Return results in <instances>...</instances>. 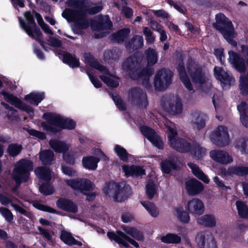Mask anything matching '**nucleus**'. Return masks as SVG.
<instances>
[{"instance_id":"obj_1","label":"nucleus","mask_w":248,"mask_h":248,"mask_svg":"<svg viewBox=\"0 0 248 248\" xmlns=\"http://www.w3.org/2000/svg\"><path fill=\"white\" fill-rule=\"evenodd\" d=\"M145 54L148 66L146 69H142L141 67L142 57L141 54L139 53L128 58L124 62L123 68L126 71H129L131 78L139 79L147 86L149 77L153 73V69L150 67L157 62L158 57L155 50L151 48L146 51Z\"/></svg>"},{"instance_id":"obj_2","label":"nucleus","mask_w":248,"mask_h":248,"mask_svg":"<svg viewBox=\"0 0 248 248\" xmlns=\"http://www.w3.org/2000/svg\"><path fill=\"white\" fill-rule=\"evenodd\" d=\"M66 4L75 9H65L62 13V16L69 21L74 22L75 25L80 29L87 28L91 20L86 18L87 14H94L100 12L102 7L97 6L90 8L88 0H67Z\"/></svg>"},{"instance_id":"obj_3","label":"nucleus","mask_w":248,"mask_h":248,"mask_svg":"<svg viewBox=\"0 0 248 248\" xmlns=\"http://www.w3.org/2000/svg\"><path fill=\"white\" fill-rule=\"evenodd\" d=\"M44 118L47 121L41 124V126L45 130L57 132L62 129H73L76 125L75 123L68 119H64L59 115L53 113H45Z\"/></svg>"},{"instance_id":"obj_4","label":"nucleus","mask_w":248,"mask_h":248,"mask_svg":"<svg viewBox=\"0 0 248 248\" xmlns=\"http://www.w3.org/2000/svg\"><path fill=\"white\" fill-rule=\"evenodd\" d=\"M216 19V22L213 24L214 27L219 31L229 44L232 46H236L237 43L233 39L236 37L237 33L234 31L232 22L222 14L217 15Z\"/></svg>"},{"instance_id":"obj_5","label":"nucleus","mask_w":248,"mask_h":248,"mask_svg":"<svg viewBox=\"0 0 248 248\" xmlns=\"http://www.w3.org/2000/svg\"><path fill=\"white\" fill-rule=\"evenodd\" d=\"M130 187L125 182L109 183L107 184L103 188V192L105 195L118 202L126 200L130 195Z\"/></svg>"},{"instance_id":"obj_6","label":"nucleus","mask_w":248,"mask_h":248,"mask_svg":"<svg viewBox=\"0 0 248 248\" xmlns=\"http://www.w3.org/2000/svg\"><path fill=\"white\" fill-rule=\"evenodd\" d=\"M84 58L86 63H88L92 67L103 72L106 75L100 76L101 80L108 86L112 88L117 87L119 85L118 78L110 74L106 68L103 65L99 64L90 53H85Z\"/></svg>"},{"instance_id":"obj_7","label":"nucleus","mask_w":248,"mask_h":248,"mask_svg":"<svg viewBox=\"0 0 248 248\" xmlns=\"http://www.w3.org/2000/svg\"><path fill=\"white\" fill-rule=\"evenodd\" d=\"M33 169V163L31 161L22 159L15 165L12 176L17 185H19L22 182L26 181L30 175V171Z\"/></svg>"},{"instance_id":"obj_8","label":"nucleus","mask_w":248,"mask_h":248,"mask_svg":"<svg viewBox=\"0 0 248 248\" xmlns=\"http://www.w3.org/2000/svg\"><path fill=\"white\" fill-rule=\"evenodd\" d=\"M26 21H24L21 17H18L20 25L29 36L36 40L39 43L42 42V34L40 30L37 28L34 20L33 16L30 12L24 13Z\"/></svg>"},{"instance_id":"obj_9","label":"nucleus","mask_w":248,"mask_h":248,"mask_svg":"<svg viewBox=\"0 0 248 248\" xmlns=\"http://www.w3.org/2000/svg\"><path fill=\"white\" fill-rule=\"evenodd\" d=\"M164 124L169 130V143L170 146L180 152H190L192 145H191L186 140H182V142L180 143L182 144V146L176 144V136L177 133L174 124L167 120H165Z\"/></svg>"},{"instance_id":"obj_10","label":"nucleus","mask_w":248,"mask_h":248,"mask_svg":"<svg viewBox=\"0 0 248 248\" xmlns=\"http://www.w3.org/2000/svg\"><path fill=\"white\" fill-rule=\"evenodd\" d=\"M188 74L196 85H202L208 79L202 67L192 60H189L187 64Z\"/></svg>"},{"instance_id":"obj_11","label":"nucleus","mask_w":248,"mask_h":248,"mask_svg":"<svg viewBox=\"0 0 248 248\" xmlns=\"http://www.w3.org/2000/svg\"><path fill=\"white\" fill-rule=\"evenodd\" d=\"M65 182L71 187L75 192L82 193L88 195L93 189L91 182L86 179L77 178L71 180H65Z\"/></svg>"},{"instance_id":"obj_12","label":"nucleus","mask_w":248,"mask_h":248,"mask_svg":"<svg viewBox=\"0 0 248 248\" xmlns=\"http://www.w3.org/2000/svg\"><path fill=\"white\" fill-rule=\"evenodd\" d=\"M210 139L216 145L220 147L226 146L230 142L228 129L222 125L218 126L212 132Z\"/></svg>"},{"instance_id":"obj_13","label":"nucleus","mask_w":248,"mask_h":248,"mask_svg":"<svg viewBox=\"0 0 248 248\" xmlns=\"http://www.w3.org/2000/svg\"><path fill=\"white\" fill-rule=\"evenodd\" d=\"M172 73L168 69H162L157 72L154 78L155 89L162 91L166 89L171 82Z\"/></svg>"},{"instance_id":"obj_14","label":"nucleus","mask_w":248,"mask_h":248,"mask_svg":"<svg viewBox=\"0 0 248 248\" xmlns=\"http://www.w3.org/2000/svg\"><path fill=\"white\" fill-rule=\"evenodd\" d=\"M195 241L200 248H217L213 234L208 231L199 232L196 236Z\"/></svg>"},{"instance_id":"obj_15","label":"nucleus","mask_w":248,"mask_h":248,"mask_svg":"<svg viewBox=\"0 0 248 248\" xmlns=\"http://www.w3.org/2000/svg\"><path fill=\"white\" fill-rule=\"evenodd\" d=\"M107 236L111 240H114L118 244L122 245L125 247H128L129 246L128 243H129L135 248H139V244L135 240L130 238L124 233L121 231H117V233L108 232Z\"/></svg>"},{"instance_id":"obj_16","label":"nucleus","mask_w":248,"mask_h":248,"mask_svg":"<svg viewBox=\"0 0 248 248\" xmlns=\"http://www.w3.org/2000/svg\"><path fill=\"white\" fill-rule=\"evenodd\" d=\"M186 208L190 214L194 215H201L204 212L203 202L202 200L196 198L188 201Z\"/></svg>"},{"instance_id":"obj_17","label":"nucleus","mask_w":248,"mask_h":248,"mask_svg":"<svg viewBox=\"0 0 248 248\" xmlns=\"http://www.w3.org/2000/svg\"><path fill=\"white\" fill-rule=\"evenodd\" d=\"M130 97L133 102L141 108H145L148 105L146 94L140 89L135 88L131 90Z\"/></svg>"},{"instance_id":"obj_18","label":"nucleus","mask_w":248,"mask_h":248,"mask_svg":"<svg viewBox=\"0 0 248 248\" xmlns=\"http://www.w3.org/2000/svg\"><path fill=\"white\" fill-rule=\"evenodd\" d=\"M209 155L215 161L223 165H227L233 162L232 156L224 150H212L210 152Z\"/></svg>"},{"instance_id":"obj_19","label":"nucleus","mask_w":248,"mask_h":248,"mask_svg":"<svg viewBox=\"0 0 248 248\" xmlns=\"http://www.w3.org/2000/svg\"><path fill=\"white\" fill-rule=\"evenodd\" d=\"M140 131L155 146L159 149L163 148V142L156 133L150 128L143 126L140 127Z\"/></svg>"},{"instance_id":"obj_20","label":"nucleus","mask_w":248,"mask_h":248,"mask_svg":"<svg viewBox=\"0 0 248 248\" xmlns=\"http://www.w3.org/2000/svg\"><path fill=\"white\" fill-rule=\"evenodd\" d=\"M1 94L3 95L5 101L14 105L16 107L29 113H33V110L31 107L22 103L19 99L13 94L6 92H2Z\"/></svg>"},{"instance_id":"obj_21","label":"nucleus","mask_w":248,"mask_h":248,"mask_svg":"<svg viewBox=\"0 0 248 248\" xmlns=\"http://www.w3.org/2000/svg\"><path fill=\"white\" fill-rule=\"evenodd\" d=\"M214 75L217 79L225 84L231 85L234 82L231 73L220 67L216 66L214 68Z\"/></svg>"},{"instance_id":"obj_22","label":"nucleus","mask_w":248,"mask_h":248,"mask_svg":"<svg viewBox=\"0 0 248 248\" xmlns=\"http://www.w3.org/2000/svg\"><path fill=\"white\" fill-rule=\"evenodd\" d=\"M207 116L200 112H194L192 113L190 123L192 127L197 130H200L205 126Z\"/></svg>"},{"instance_id":"obj_23","label":"nucleus","mask_w":248,"mask_h":248,"mask_svg":"<svg viewBox=\"0 0 248 248\" xmlns=\"http://www.w3.org/2000/svg\"><path fill=\"white\" fill-rule=\"evenodd\" d=\"M186 189L190 195H196L200 193L203 190L202 184L195 179L186 181L185 183Z\"/></svg>"},{"instance_id":"obj_24","label":"nucleus","mask_w":248,"mask_h":248,"mask_svg":"<svg viewBox=\"0 0 248 248\" xmlns=\"http://www.w3.org/2000/svg\"><path fill=\"white\" fill-rule=\"evenodd\" d=\"M229 61L234 67L239 72H243L246 70V63L244 60L237 53L229 51Z\"/></svg>"},{"instance_id":"obj_25","label":"nucleus","mask_w":248,"mask_h":248,"mask_svg":"<svg viewBox=\"0 0 248 248\" xmlns=\"http://www.w3.org/2000/svg\"><path fill=\"white\" fill-rule=\"evenodd\" d=\"M220 171L224 175L235 174L239 176H245L248 174V167L236 166L229 167L227 170L221 168Z\"/></svg>"},{"instance_id":"obj_26","label":"nucleus","mask_w":248,"mask_h":248,"mask_svg":"<svg viewBox=\"0 0 248 248\" xmlns=\"http://www.w3.org/2000/svg\"><path fill=\"white\" fill-rule=\"evenodd\" d=\"M242 53L247 60L248 65V47L242 46ZM240 89L241 93L243 94L248 93V74L242 76L240 78Z\"/></svg>"},{"instance_id":"obj_27","label":"nucleus","mask_w":248,"mask_h":248,"mask_svg":"<svg viewBox=\"0 0 248 248\" xmlns=\"http://www.w3.org/2000/svg\"><path fill=\"white\" fill-rule=\"evenodd\" d=\"M183 107L181 99L177 96H173L168 102L167 109L174 114H180Z\"/></svg>"},{"instance_id":"obj_28","label":"nucleus","mask_w":248,"mask_h":248,"mask_svg":"<svg viewBox=\"0 0 248 248\" xmlns=\"http://www.w3.org/2000/svg\"><path fill=\"white\" fill-rule=\"evenodd\" d=\"M122 170L126 177H138L145 174V170L143 168L138 166L124 165L122 167Z\"/></svg>"},{"instance_id":"obj_29","label":"nucleus","mask_w":248,"mask_h":248,"mask_svg":"<svg viewBox=\"0 0 248 248\" xmlns=\"http://www.w3.org/2000/svg\"><path fill=\"white\" fill-rule=\"evenodd\" d=\"M178 71L179 73L180 78L185 87L188 91L194 92V90L190 81V80L186 74L184 64L179 63L178 68Z\"/></svg>"},{"instance_id":"obj_30","label":"nucleus","mask_w":248,"mask_h":248,"mask_svg":"<svg viewBox=\"0 0 248 248\" xmlns=\"http://www.w3.org/2000/svg\"><path fill=\"white\" fill-rule=\"evenodd\" d=\"M56 204L58 207L64 211L72 213H76L78 211L76 204L69 200L61 199L57 201Z\"/></svg>"},{"instance_id":"obj_31","label":"nucleus","mask_w":248,"mask_h":248,"mask_svg":"<svg viewBox=\"0 0 248 248\" xmlns=\"http://www.w3.org/2000/svg\"><path fill=\"white\" fill-rule=\"evenodd\" d=\"M199 224L205 227L212 228L216 226L217 224L215 217L211 214H206L197 219Z\"/></svg>"},{"instance_id":"obj_32","label":"nucleus","mask_w":248,"mask_h":248,"mask_svg":"<svg viewBox=\"0 0 248 248\" xmlns=\"http://www.w3.org/2000/svg\"><path fill=\"white\" fill-rule=\"evenodd\" d=\"M34 172L36 176L39 179L46 181H49L51 179L52 173L46 167H38L35 169Z\"/></svg>"},{"instance_id":"obj_33","label":"nucleus","mask_w":248,"mask_h":248,"mask_svg":"<svg viewBox=\"0 0 248 248\" xmlns=\"http://www.w3.org/2000/svg\"><path fill=\"white\" fill-rule=\"evenodd\" d=\"M190 153L194 157L200 159L206 155V150L199 143L193 142L192 144Z\"/></svg>"},{"instance_id":"obj_34","label":"nucleus","mask_w":248,"mask_h":248,"mask_svg":"<svg viewBox=\"0 0 248 248\" xmlns=\"http://www.w3.org/2000/svg\"><path fill=\"white\" fill-rule=\"evenodd\" d=\"M188 166L191 169L193 174L198 179L201 180L206 184H208L209 183L210 181L209 178L197 165L192 163H188Z\"/></svg>"},{"instance_id":"obj_35","label":"nucleus","mask_w":248,"mask_h":248,"mask_svg":"<svg viewBox=\"0 0 248 248\" xmlns=\"http://www.w3.org/2000/svg\"><path fill=\"white\" fill-rule=\"evenodd\" d=\"M188 166L191 169L193 174L198 179L201 180L206 184H208L209 183L210 181L209 178L197 165L192 163H188Z\"/></svg>"},{"instance_id":"obj_36","label":"nucleus","mask_w":248,"mask_h":248,"mask_svg":"<svg viewBox=\"0 0 248 248\" xmlns=\"http://www.w3.org/2000/svg\"><path fill=\"white\" fill-rule=\"evenodd\" d=\"M50 147L56 152L64 153L69 148V146L65 143L56 140L49 141Z\"/></svg>"},{"instance_id":"obj_37","label":"nucleus","mask_w":248,"mask_h":248,"mask_svg":"<svg viewBox=\"0 0 248 248\" xmlns=\"http://www.w3.org/2000/svg\"><path fill=\"white\" fill-rule=\"evenodd\" d=\"M61 239L64 243L68 245H82V243L76 240L70 232L66 231H62L61 232Z\"/></svg>"},{"instance_id":"obj_38","label":"nucleus","mask_w":248,"mask_h":248,"mask_svg":"<svg viewBox=\"0 0 248 248\" xmlns=\"http://www.w3.org/2000/svg\"><path fill=\"white\" fill-rule=\"evenodd\" d=\"M99 160L93 156H86L82 159V164L84 168L90 170H95Z\"/></svg>"},{"instance_id":"obj_39","label":"nucleus","mask_w":248,"mask_h":248,"mask_svg":"<svg viewBox=\"0 0 248 248\" xmlns=\"http://www.w3.org/2000/svg\"><path fill=\"white\" fill-rule=\"evenodd\" d=\"M40 159L44 165H49L54 159V153L50 150L43 151L40 153Z\"/></svg>"},{"instance_id":"obj_40","label":"nucleus","mask_w":248,"mask_h":248,"mask_svg":"<svg viewBox=\"0 0 248 248\" xmlns=\"http://www.w3.org/2000/svg\"><path fill=\"white\" fill-rule=\"evenodd\" d=\"M239 216L244 218H248V207L246 203L241 201H237L235 203Z\"/></svg>"},{"instance_id":"obj_41","label":"nucleus","mask_w":248,"mask_h":248,"mask_svg":"<svg viewBox=\"0 0 248 248\" xmlns=\"http://www.w3.org/2000/svg\"><path fill=\"white\" fill-rule=\"evenodd\" d=\"M123 229L127 234L131 235L137 241H143L144 240L143 234L136 229L125 226L123 227Z\"/></svg>"},{"instance_id":"obj_42","label":"nucleus","mask_w":248,"mask_h":248,"mask_svg":"<svg viewBox=\"0 0 248 248\" xmlns=\"http://www.w3.org/2000/svg\"><path fill=\"white\" fill-rule=\"evenodd\" d=\"M162 242L166 244H179L181 241V238L177 234L169 233L161 238Z\"/></svg>"},{"instance_id":"obj_43","label":"nucleus","mask_w":248,"mask_h":248,"mask_svg":"<svg viewBox=\"0 0 248 248\" xmlns=\"http://www.w3.org/2000/svg\"><path fill=\"white\" fill-rule=\"evenodd\" d=\"M43 93H31L25 97V99L28 101L30 103L38 105L44 98Z\"/></svg>"},{"instance_id":"obj_44","label":"nucleus","mask_w":248,"mask_h":248,"mask_svg":"<svg viewBox=\"0 0 248 248\" xmlns=\"http://www.w3.org/2000/svg\"><path fill=\"white\" fill-rule=\"evenodd\" d=\"M129 32L130 30L128 29H122L113 34L112 40L118 43L122 42L127 37Z\"/></svg>"},{"instance_id":"obj_45","label":"nucleus","mask_w":248,"mask_h":248,"mask_svg":"<svg viewBox=\"0 0 248 248\" xmlns=\"http://www.w3.org/2000/svg\"><path fill=\"white\" fill-rule=\"evenodd\" d=\"M143 44V39L142 36L140 35L135 36L131 40V42L128 44L127 47L129 49H138L142 46Z\"/></svg>"},{"instance_id":"obj_46","label":"nucleus","mask_w":248,"mask_h":248,"mask_svg":"<svg viewBox=\"0 0 248 248\" xmlns=\"http://www.w3.org/2000/svg\"><path fill=\"white\" fill-rule=\"evenodd\" d=\"M141 203L152 217H156L158 216L159 214L158 210L153 203L142 202Z\"/></svg>"},{"instance_id":"obj_47","label":"nucleus","mask_w":248,"mask_h":248,"mask_svg":"<svg viewBox=\"0 0 248 248\" xmlns=\"http://www.w3.org/2000/svg\"><path fill=\"white\" fill-rule=\"evenodd\" d=\"M234 146L242 154H248V140H237L234 143Z\"/></svg>"},{"instance_id":"obj_48","label":"nucleus","mask_w":248,"mask_h":248,"mask_svg":"<svg viewBox=\"0 0 248 248\" xmlns=\"http://www.w3.org/2000/svg\"><path fill=\"white\" fill-rule=\"evenodd\" d=\"M176 217L182 223H187L190 220L188 214L184 210L183 207H179L176 209Z\"/></svg>"},{"instance_id":"obj_49","label":"nucleus","mask_w":248,"mask_h":248,"mask_svg":"<svg viewBox=\"0 0 248 248\" xmlns=\"http://www.w3.org/2000/svg\"><path fill=\"white\" fill-rule=\"evenodd\" d=\"M157 192V187L154 182L152 180H149L146 186V193L149 199H152L156 194Z\"/></svg>"},{"instance_id":"obj_50","label":"nucleus","mask_w":248,"mask_h":248,"mask_svg":"<svg viewBox=\"0 0 248 248\" xmlns=\"http://www.w3.org/2000/svg\"><path fill=\"white\" fill-rule=\"evenodd\" d=\"M114 151L121 160L127 161L128 154L124 148L119 145H116L114 147Z\"/></svg>"},{"instance_id":"obj_51","label":"nucleus","mask_w":248,"mask_h":248,"mask_svg":"<svg viewBox=\"0 0 248 248\" xmlns=\"http://www.w3.org/2000/svg\"><path fill=\"white\" fill-rule=\"evenodd\" d=\"M63 61L72 67H77L79 65V61L69 54L63 56Z\"/></svg>"},{"instance_id":"obj_52","label":"nucleus","mask_w":248,"mask_h":248,"mask_svg":"<svg viewBox=\"0 0 248 248\" xmlns=\"http://www.w3.org/2000/svg\"><path fill=\"white\" fill-rule=\"evenodd\" d=\"M161 168L164 172L166 173H170L171 170L175 168L174 161L167 159L163 161L161 163Z\"/></svg>"},{"instance_id":"obj_53","label":"nucleus","mask_w":248,"mask_h":248,"mask_svg":"<svg viewBox=\"0 0 248 248\" xmlns=\"http://www.w3.org/2000/svg\"><path fill=\"white\" fill-rule=\"evenodd\" d=\"M22 149V146L17 144H11L8 148V152L9 154L15 156L18 155Z\"/></svg>"},{"instance_id":"obj_54","label":"nucleus","mask_w":248,"mask_h":248,"mask_svg":"<svg viewBox=\"0 0 248 248\" xmlns=\"http://www.w3.org/2000/svg\"><path fill=\"white\" fill-rule=\"evenodd\" d=\"M121 55V51L117 48L113 49L111 50H107L105 52L104 56L106 58L115 59Z\"/></svg>"},{"instance_id":"obj_55","label":"nucleus","mask_w":248,"mask_h":248,"mask_svg":"<svg viewBox=\"0 0 248 248\" xmlns=\"http://www.w3.org/2000/svg\"><path fill=\"white\" fill-rule=\"evenodd\" d=\"M0 213L7 221L11 222L13 221V215L9 209L4 207H0Z\"/></svg>"},{"instance_id":"obj_56","label":"nucleus","mask_w":248,"mask_h":248,"mask_svg":"<svg viewBox=\"0 0 248 248\" xmlns=\"http://www.w3.org/2000/svg\"><path fill=\"white\" fill-rule=\"evenodd\" d=\"M39 191L45 195H48L53 193L54 188L50 185L45 184L40 186Z\"/></svg>"},{"instance_id":"obj_57","label":"nucleus","mask_w":248,"mask_h":248,"mask_svg":"<svg viewBox=\"0 0 248 248\" xmlns=\"http://www.w3.org/2000/svg\"><path fill=\"white\" fill-rule=\"evenodd\" d=\"M145 36L146 41L150 44L153 43L155 41V37L153 36V32L148 27H144L143 31Z\"/></svg>"},{"instance_id":"obj_58","label":"nucleus","mask_w":248,"mask_h":248,"mask_svg":"<svg viewBox=\"0 0 248 248\" xmlns=\"http://www.w3.org/2000/svg\"><path fill=\"white\" fill-rule=\"evenodd\" d=\"M38 229L40 234L43 236L46 240H50L53 234V232L41 227H38Z\"/></svg>"},{"instance_id":"obj_59","label":"nucleus","mask_w":248,"mask_h":248,"mask_svg":"<svg viewBox=\"0 0 248 248\" xmlns=\"http://www.w3.org/2000/svg\"><path fill=\"white\" fill-rule=\"evenodd\" d=\"M13 200V196L11 195L5 196L0 194V202L4 205H6L9 203L11 204Z\"/></svg>"},{"instance_id":"obj_60","label":"nucleus","mask_w":248,"mask_h":248,"mask_svg":"<svg viewBox=\"0 0 248 248\" xmlns=\"http://www.w3.org/2000/svg\"><path fill=\"white\" fill-rule=\"evenodd\" d=\"M62 172L66 175L69 176H75L77 175V172L70 167L63 166L62 167Z\"/></svg>"},{"instance_id":"obj_61","label":"nucleus","mask_w":248,"mask_h":248,"mask_svg":"<svg viewBox=\"0 0 248 248\" xmlns=\"http://www.w3.org/2000/svg\"><path fill=\"white\" fill-rule=\"evenodd\" d=\"M86 73L94 86L96 88L100 87L101 86V83L98 80V79L96 78L93 77L88 70L86 71Z\"/></svg>"},{"instance_id":"obj_62","label":"nucleus","mask_w":248,"mask_h":248,"mask_svg":"<svg viewBox=\"0 0 248 248\" xmlns=\"http://www.w3.org/2000/svg\"><path fill=\"white\" fill-rule=\"evenodd\" d=\"M7 116L10 119L16 120L18 118L17 111L10 107L7 109Z\"/></svg>"},{"instance_id":"obj_63","label":"nucleus","mask_w":248,"mask_h":248,"mask_svg":"<svg viewBox=\"0 0 248 248\" xmlns=\"http://www.w3.org/2000/svg\"><path fill=\"white\" fill-rule=\"evenodd\" d=\"M122 14L126 18H130L133 15L132 9L128 7H124L122 9Z\"/></svg>"},{"instance_id":"obj_64","label":"nucleus","mask_w":248,"mask_h":248,"mask_svg":"<svg viewBox=\"0 0 248 248\" xmlns=\"http://www.w3.org/2000/svg\"><path fill=\"white\" fill-rule=\"evenodd\" d=\"M238 109L240 112V114H248V106L245 102H242L239 105L237 106Z\"/></svg>"}]
</instances>
